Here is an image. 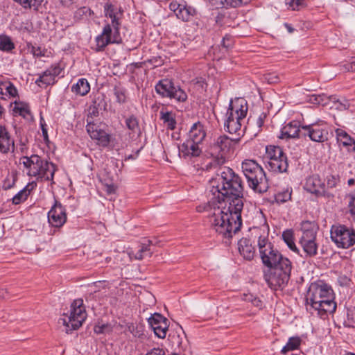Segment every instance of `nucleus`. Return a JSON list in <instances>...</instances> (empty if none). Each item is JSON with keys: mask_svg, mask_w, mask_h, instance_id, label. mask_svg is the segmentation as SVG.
Listing matches in <instances>:
<instances>
[{"mask_svg": "<svg viewBox=\"0 0 355 355\" xmlns=\"http://www.w3.org/2000/svg\"><path fill=\"white\" fill-rule=\"evenodd\" d=\"M306 6V0H295V8L296 9V10H299L302 8L305 7Z\"/></svg>", "mask_w": 355, "mask_h": 355, "instance_id": "59", "label": "nucleus"}, {"mask_svg": "<svg viewBox=\"0 0 355 355\" xmlns=\"http://www.w3.org/2000/svg\"><path fill=\"white\" fill-rule=\"evenodd\" d=\"M125 127L129 130V136L131 138L141 135V129L138 119L133 114L127 116L125 119Z\"/></svg>", "mask_w": 355, "mask_h": 355, "instance_id": "28", "label": "nucleus"}, {"mask_svg": "<svg viewBox=\"0 0 355 355\" xmlns=\"http://www.w3.org/2000/svg\"><path fill=\"white\" fill-rule=\"evenodd\" d=\"M31 52L33 54V55L37 58H40V57L44 56V55H45L44 50L39 46H37V47L32 46Z\"/></svg>", "mask_w": 355, "mask_h": 355, "instance_id": "51", "label": "nucleus"}, {"mask_svg": "<svg viewBox=\"0 0 355 355\" xmlns=\"http://www.w3.org/2000/svg\"><path fill=\"white\" fill-rule=\"evenodd\" d=\"M330 236L332 241L340 248L347 249L355 243V230L344 225H333Z\"/></svg>", "mask_w": 355, "mask_h": 355, "instance_id": "11", "label": "nucleus"}, {"mask_svg": "<svg viewBox=\"0 0 355 355\" xmlns=\"http://www.w3.org/2000/svg\"><path fill=\"white\" fill-rule=\"evenodd\" d=\"M40 126H41L44 139L45 141H48L49 137H48V133H47L46 124L45 121L42 116L40 117Z\"/></svg>", "mask_w": 355, "mask_h": 355, "instance_id": "50", "label": "nucleus"}, {"mask_svg": "<svg viewBox=\"0 0 355 355\" xmlns=\"http://www.w3.org/2000/svg\"><path fill=\"white\" fill-rule=\"evenodd\" d=\"M242 170L250 188L259 193L267 191L268 184L265 172L255 161L245 160L242 163Z\"/></svg>", "mask_w": 355, "mask_h": 355, "instance_id": "8", "label": "nucleus"}, {"mask_svg": "<svg viewBox=\"0 0 355 355\" xmlns=\"http://www.w3.org/2000/svg\"><path fill=\"white\" fill-rule=\"evenodd\" d=\"M116 187L114 184H107L104 185V190L108 194H112L115 193Z\"/></svg>", "mask_w": 355, "mask_h": 355, "instance_id": "56", "label": "nucleus"}, {"mask_svg": "<svg viewBox=\"0 0 355 355\" xmlns=\"http://www.w3.org/2000/svg\"><path fill=\"white\" fill-rule=\"evenodd\" d=\"M265 80L270 84H274L279 81V78L277 74L270 73L265 75Z\"/></svg>", "mask_w": 355, "mask_h": 355, "instance_id": "48", "label": "nucleus"}, {"mask_svg": "<svg viewBox=\"0 0 355 355\" xmlns=\"http://www.w3.org/2000/svg\"><path fill=\"white\" fill-rule=\"evenodd\" d=\"M104 12L106 17L111 19L112 26H121L120 19L123 15V10L120 7L107 2L104 6Z\"/></svg>", "mask_w": 355, "mask_h": 355, "instance_id": "20", "label": "nucleus"}, {"mask_svg": "<svg viewBox=\"0 0 355 355\" xmlns=\"http://www.w3.org/2000/svg\"><path fill=\"white\" fill-rule=\"evenodd\" d=\"M268 169L275 173L286 172L288 163V159L283 150L279 146H269L266 148L263 156Z\"/></svg>", "mask_w": 355, "mask_h": 355, "instance_id": "9", "label": "nucleus"}, {"mask_svg": "<svg viewBox=\"0 0 355 355\" xmlns=\"http://www.w3.org/2000/svg\"><path fill=\"white\" fill-rule=\"evenodd\" d=\"M282 238L288 247L293 251L297 252L298 250L294 243L293 233L292 230L284 231L282 234Z\"/></svg>", "mask_w": 355, "mask_h": 355, "instance_id": "37", "label": "nucleus"}, {"mask_svg": "<svg viewBox=\"0 0 355 355\" xmlns=\"http://www.w3.org/2000/svg\"><path fill=\"white\" fill-rule=\"evenodd\" d=\"M169 8L178 19L184 21H190L196 15V10L193 7L187 5L184 2L180 3L176 0L170 3Z\"/></svg>", "mask_w": 355, "mask_h": 355, "instance_id": "17", "label": "nucleus"}, {"mask_svg": "<svg viewBox=\"0 0 355 355\" xmlns=\"http://www.w3.org/2000/svg\"><path fill=\"white\" fill-rule=\"evenodd\" d=\"M239 251L247 260H251L255 254L254 248L252 245L250 241L246 238H242L238 243Z\"/></svg>", "mask_w": 355, "mask_h": 355, "instance_id": "25", "label": "nucleus"}, {"mask_svg": "<svg viewBox=\"0 0 355 355\" xmlns=\"http://www.w3.org/2000/svg\"><path fill=\"white\" fill-rule=\"evenodd\" d=\"M342 67L346 71H355V62L345 63L342 65Z\"/></svg>", "mask_w": 355, "mask_h": 355, "instance_id": "57", "label": "nucleus"}, {"mask_svg": "<svg viewBox=\"0 0 355 355\" xmlns=\"http://www.w3.org/2000/svg\"><path fill=\"white\" fill-rule=\"evenodd\" d=\"M91 138L98 140L99 144L103 146H107L110 143V135L104 130L98 128L96 132H94Z\"/></svg>", "mask_w": 355, "mask_h": 355, "instance_id": "33", "label": "nucleus"}, {"mask_svg": "<svg viewBox=\"0 0 355 355\" xmlns=\"http://www.w3.org/2000/svg\"><path fill=\"white\" fill-rule=\"evenodd\" d=\"M48 221L55 227H60L66 223V209L60 202L55 200L54 205L48 212Z\"/></svg>", "mask_w": 355, "mask_h": 355, "instance_id": "16", "label": "nucleus"}, {"mask_svg": "<svg viewBox=\"0 0 355 355\" xmlns=\"http://www.w3.org/2000/svg\"><path fill=\"white\" fill-rule=\"evenodd\" d=\"M200 143L193 142V141L187 139L181 146H179L180 154L184 158L189 157H198L202 150L199 148Z\"/></svg>", "mask_w": 355, "mask_h": 355, "instance_id": "21", "label": "nucleus"}, {"mask_svg": "<svg viewBox=\"0 0 355 355\" xmlns=\"http://www.w3.org/2000/svg\"><path fill=\"white\" fill-rule=\"evenodd\" d=\"M8 88L4 91V96L8 97H17L18 95L17 89L12 83L7 86Z\"/></svg>", "mask_w": 355, "mask_h": 355, "instance_id": "46", "label": "nucleus"}, {"mask_svg": "<svg viewBox=\"0 0 355 355\" xmlns=\"http://www.w3.org/2000/svg\"><path fill=\"white\" fill-rule=\"evenodd\" d=\"M71 90L80 96H85L89 92L90 86L86 79L81 78L78 80L76 85L72 86Z\"/></svg>", "mask_w": 355, "mask_h": 355, "instance_id": "32", "label": "nucleus"}, {"mask_svg": "<svg viewBox=\"0 0 355 355\" xmlns=\"http://www.w3.org/2000/svg\"><path fill=\"white\" fill-rule=\"evenodd\" d=\"M15 48L13 42L9 37H4L0 41V49L2 51H10Z\"/></svg>", "mask_w": 355, "mask_h": 355, "instance_id": "45", "label": "nucleus"}, {"mask_svg": "<svg viewBox=\"0 0 355 355\" xmlns=\"http://www.w3.org/2000/svg\"><path fill=\"white\" fill-rule=\"evenodd\" d=\"M19 3L24 8H33L34 10H37L38 8L41 6L44 0H15Z\"/></svg>", "mask_w": 355, "mask_h": 355, "instance_id": "38", "label": "nucleus"}, {"mask_svg": "<svg viewBox=\"0 0 355 355\" xmlns=\"http://www.w3.org/2000/svg\"><path fill=\"white\" fill-rule=\"evenodd\" d=\"M114 94L116 96V101L119 103L121 104L125 102V90L123 88L115 87L114 89Z\"/></svg>", "mask_w": 355, "mask_h": 355, "instance_id": "44", "label": "nucleus"}, {"mask_svg": "<svg viewBox=\"0 0 355 355\" xmlns=\"http://www.w3.org/2000/svg\"><path fill=\"white\" fill-rule=\"evenodd\" d=\"M94 14V12L87 6L78 8L74 13V18L76 20L87 19Z\"/></svg>", "mask_w": 355, "mask_h": 355, "instance_id": "36", "label": "nucleus"}, {"mask_svg": "<svg viewBox=\"0 0 355 355\" xmlns=\"http://www.w3.org/2000/svg\"><path fill=\"white\" fill-rule=\"evenodd\" d=\"M146 355H164V352L162 349L154 348Z\"/></svg>", "mask_w": 355, "mask_h": 355, "instance_id": "58", "label": "nucleus"}, {"mask_svg": "<svg viewBox=\"0 0 355 355\" xmlns=\"http://www.w3.org/2000/svg\"><path fill=\"white\" fill-rule=\"evenodd\" d=\"M243 202L240 198L227 202L211 198L205 207L211 228L223 238H232L242 225Z\"/></svg>", "mask_w": 355, "mask_h": 355, "instance_id": "1", "label": "nucleus"}, {"mask_svg": "<svg viewBox=\"0 0 355 355\" xmlns=\"http://www.w3.org/2000/svg\"><path fill=\"white\" fill-rule=\"evenodd\" d=\"M98 113L97 108L95 106H93L92 107H89V114L93 115H96Z\"/></svg>", "mask_w": 355, "mask_h": 355, "instance_id": "64", "label": "nucleus"}, {"mask_svg": "<svg viewBox=\"0 0 355 355\" xmlns=\"http://www.w3.org/2000/svg\"><path fill=\"white\" fill-rule=\"evenodd\" d=\"M327 189L335 188L340 182V177L338 175H329L326 179Z\"/></svg>", "mask_w": 355, "mask_h": 355, "instance_id": "42", "label": "nucleus"}, {"mask_svg": "<svg viewBox=\"0 0 355 355\" xmlns=\"http://www.w3.org/2000/svg\"><path fill=\"white\" fill-rule=\"evenodd\" d=\"M302 136L311 141L323 143L328 140L329 132L325 123H316L302 126Z\"/></svg>", "mask_w": 355, "mask_h": 355, "instance_id": "14", "label": "nucleus"}, {"mask_svg": "<svg viewBox=\"0 0 355 355\" xmlns=\"http://www.w3.org/2000/svg\"><path fill=\"white\" fill-rule=\"evenodd\" d=\"M205 137L206 131L203 125L200 122H197L191 126L187 139L193 141V142L201 144Z\"/></svg>", "mask_w": 355, "mask_h": 355, "instance_id": "23", "label": "nucleus"}, {"mask_svg": "<svg viewBox=\"0 0 355 355\" xmlns=\"http://www.w3.org/2000/svg\"><path fill=\"white\" fill-rule=\"evenodd\" d=\"M258 246L263 263L269 268L268 272L264 274L265 281L273 290L282 289L290 279L291 261L275 249L265 236H259Z\"/></svg>", "mask_w": 355, "mask_h": 355, "instance_id": "2", "label": "nucleus"}, {"mask_svg": "<svg viewBox=\"0 0 355 355\" xmlns=\"http://www.w3.org/2000/svg\"><path fill=\"white\" fill-rule=\"evenodd\" d=\"M35 187L36 183L34 182L28 184L22 190L19 191L15 196H14L12 199V203L14 205H19L22 202L25 201Z\"/></svg>", "mask_w": 355, "mask_h": 355, "instance_id": "29", "label": "nucleus"}, {"mask_svg": "<svg viewBox=\"0 0 355 355\" xmlns=\"http://www.w3.org/2000/svg\"><path fill=\"white\" fill-rule=\"evenodd\" d=\"M94 332L97 334H108L112 331V327L110 324H98L94 326Z\"/></svg>", "mask_w": 355, "mask_h": 355, "instance_id": "43", "label": "nucleus"}, {"mask_svg": "<svg viewBox=\"0 0 355 355\" xmlns=\"http://www.w3.org/2000/svg\"><path fill=\"white\" fill-rule=\"evenodd\" d=\"M336 102L338 103L337 109L340 110H347L350 106L349 102L347 99H343L342 101L338 100Z\"/></svg>", "mask_w": 355, "mask_h": 355, "instance_id": "54", "label": "nucleus"}, {"mask_svg": "<svg viewBox=\"0 0 355 355\" xmlns=\"http://www.w3.org/2000/svg\"><path fill=\"white\" fill-rule=\"evenodd\" d=\"M248 112V105L245 99L236 98L231 101L227 112V119L225 128L230 134L238 133L240 135L242 123L244 121Z\"/></svg>", "mask_w": 355, "mask_h": 355, "instance_id": "7", "label": "nucleus"}, {"mask_svg": "<svg viewBox=\"0 0 355 355\" xmlns=\"http://www.w3.org/2000/svg\"><path fill=\"white\" fill-rule=\"evenodd\" d=\"M128 255L130 259H135L141 260L144 259L145 257H151L152 252H150L149 245L142 244L139 246V249L137 252H134L133 251H128Z\"/></svg>", "mask_w": 355, "mask_h": 355, "instance_id": "31", "label": "nucleus"}, {"mask_svg": "<svg viewBox=\"0 0 355 355\" xmlns=\"http://www.w3.org/2000/svg\"><path fill=\"white\" fill-rule=\"evenodd\" d=\"M22 164L28 169V175L36 178L37 180L49 181L53 179L55 166L52 162L42 159L37 155L24 157Z\"/></svg>", "mask_w": 355, "mask_h": 355, "instance_id": "6", "label": "nucleus"}, {"mask_svg": "<svg viewBox=\"0 0 355 355\" xmlns=\"http://www.w3.org/2000/svg\"><path fill=\"white\" fill-rule=\"evenodd\" d=\"M120 26H112L107 24L103 28L102 33L96 39V46L94 48L96 52L103 51L110 44H119L121 42L119 34Z\"/></svg>", "mask_w": 355, "mask_h": 355, "instance_id": "12", "label": "nucleus"}, {"mask_svg": "<svg viewBox=\"0 0 355 355\" xmlns=\"http://www.w3.org/2000/svg\"><path fill=\"white\" fill-rule=\"evenodd\" d=\"M211 5L215 8H222L225 3L228 5V0H209Z\"/></svg>", "mask_w": 355, "mask_h": 355, "instance_id": "55", "label": "nucleus"}, {"mask_svg": "<svg viewBox=\"0 0 355 355\" xmlns=\"http://www.w3.org/2000/svg\"><path fill=\"white\" fill-rule=\"evenodd\" d=\"M299 243L302 246L306 257H313L318 253V244L316 239H300Z\"/></svg>", "mask_w": 355, "mask_h": 355, "instance_id": "27", "label": "nucleus"}, {"mask_svg": "<svg viewBox=\"0 0 355 355\" xmlns=\"http://www.w3.org/2000/svg\"><path fill=\"white\" fill-rule=\"evenodd\" d=\"M254 296H253L252 294H245L243 300L245 301L251 302L252 303V300H254Z\"/></svg>", "mask_w": 355, "mask_h": 355, "instance_id": "62", "label": "nucleus"}, {"mask_svg": "<svg viewBox=\"0 0 355 355\" xmlns=\"http://www.w3.org/2000/svg\"><path fill=\"white\" fill-rule=\"evenodd\" d=\"M251 0H228V5L233 8L239 7L243 4H247Z\"/></svg>", "mask_w": 355, "mask_h": 355, "instance_id": "49", "label": "nucleus"}, {"mask_svg": "<svg viewBox=\"0 0 355 355\" xmlns=\"http://www.w3.org/2000/svg\"><path fill=\"white\" fill-rule=\"evenodd\" d=\"M304 189L317 196H323L327 199H333L334 198V194L326 189L324 182L318 175H313L307 178Z\"/></svg>", "mask_w": 355, "mask_h": 355, "instance_id": "15", "label": "nucleus"}, {"mask_svg": "<svg viewBox=\"0 0 355 355\" xmlns=\"http://www.w3.org/2000/svg\"><path fill=\"white\" fill-rule=\"evenodd\" d=\"M336 135L337 141L340 145L345 147H351L355 145L354 139L344 130L337 128L336 130Z\"/></svg>", "mask_w": 355, "mask_h": 355, "instance_id": "30", "label": "nucleus"}, {"mask_svg": "<svg viewBox=\"0 0 355 355\" xmlns=\"http://www.w3.org/2000/svg\"><path fill=\"white\" fill-rule=\"evenodd\" d=\"M15 105L13 110L15 112L18 113L24 118H26L30 114L31 112L28 105L22 103H17V101H15Z\"/></svg>", "mask_w": 355, "mask_h": 355, "instance_id": "40", "label": "nucleus"}, {"mask_svg": "<svg viewBox=\"0 0 355 355\" xmlns=\"http://www.w3.org/2000/svg\"><path fill=\"white\" fill-rule=\"evenodd\" d=\"M85 319L86 312L83 306V301L78 299L71 304L70 314H64L60 320L65 327V331L69 334L81 327Z\"/></svg>", "mask_w": 355, "mask_h": 355, "instance_id": "10", "label": "nucleus"}, {"mask_svg": "<svg viewBox=\"0 0 355 355\" xmlns=\"http://www.w3.org/2000/svg\"><path fill=\"white\" fill-rule=\"evenodd\" d=\"M148 322L155 336L159 338H164L166 337L168 329L167 318L159 313H155L148 318Z\"/></svg>", "mask_w": 355, "mask_h": 355, "instance_id": "18", "label": "nucleus"}, {"mask_svg": "<svg viewBox=\"0 0 355 355\" xmlns=\"http://www.w3.org/2000/svg\"><path fill=\"white\" fill-rule=\"evenodd\" d=\"M291 198V191L286 189L283 191L279 192L275 196V199L277 203H284Z\"/></svg>", "mask_w": 355, "mask_h": 355, "instance_id": "41", "label": "nucleus"}, {"mask_svg": "<svg viewBox=\"0 0 355 355\" xmlns=\"http://www.w3.org/2000/svg\"><path fill=\"white\" fill-rule=\"evenodd\" d=\"M302 136V126L297 121H292L285 125L282 130L281 138H296Z\"/></svg>", "mask_w": 355, "mask_h": 355, "instance_id": "26", "label": "nucleus"}, {"mask_svg": "<svg viewBox=\"0 0 355 355\" xmlns=\"http://www.w3.org/2000/svg\"><path fill=\"white\" fill-rule=\"evenodd\" d=\"M335 97H328L325 94L313 95L310 98V101L313 104L326 105L330 99L335 100Z\"/></svg>", "mask_w": 355, "mask_h": 355, "instance_id": "39", "label": "nucleus"}, {"mask_svg": "<svg viewBox=\"0 0 355 355\" xmlns=\"http://www.w3.org/2000/svg\"><path fill=\"white\" fill-rule=\"evenodd\" d=\"M240 141V138L231 139L227 135L219 136L207 150V154L211 158L206 165V169L216 168L225 163L228 155L233 151L234 146Z\"/></svg>", "mask_w": 355, "mask_h": 355, "instance_id": "5", "label": "nucleus"}, {"mask_svg": "<svg viewBox=\"0 0 355 355\" xmlns=\"http://www.w3.org/2000/svg\"><path fill=\"white\" fill-rule=\"evenodd\" d=\"M160 119L164 121L168 129L174 130L175 128L176 121L172 112L162 110L160 112Z\"/></svg>", "mask_w": 355, "mask_h": 355, "instance_id": "34", "label": "nucleus"}, {"mask_svg": "<svg viewBox=\"0 0 355 355\" xmlns=\"http://www.w3.org/2000/svg\"><path fill=\"white\" fill-rule=\"evenodd\" d=\"M266 118V114L264 112H262L256 121V125L258 128V131H260L262 126L263 125V123L265 122V119Z\"/></svg>", "mask_w": 355, "mask_h": 355, "instance_id": "53", "label": "nucleus"}, {"mask_svg": "<svg viewBox=\"0 0 355 355\" xmlns=\"http://www.w3.org/2000/svg\"><path fill=\"white\" fill-rule=\"evenodd\" d=\"M62 69L59 66H52L47 69L36 80L35 83L41 86V83L45 85H53L55 83V78L61 73Z\"/></svg>", "mask_w": 355, "mask_h": 355, "instance_id": "19", "label": "nucleus"}, {"mask_svg": "<svg viewBox=\"0 0 355 355\" xmlns=\"http://www.w3.org/2000/svg\"><path fill=\"white\" fill-rule=\"evenodd\" d=\"M10 82H3L0 80V94L4 96V91L6 89L7 86L10 84Z\"/></svg>", "mask_w": 355, "mask_h": 355, "instance_id": "60", "label": "nucleus"}, {"mask_svg": "<svg viewBox=\"0 0 355 355\" xmlns=\"http://www.w3.org/2000/svg\"><path fill=\"white\" fill-rule=\"evenodd\" d=\"M301 237L300 239H316L318 227L314 222L302 221L300 225Z\"/></svg>", "mask_w": 355, "mask_h": 355, "instance_id": "24", "label": "nucleus"}, {"mask_svg": "<svg viewBox=\"0 0 355 355\" xmlns=\"http://www.w3.org/2000/svg\"><path fill=\"white\" fill-rule=\"evenodd\" d=\"M212 200L232 202L240 198L243 202V187L240 177L229 167L220 168V174L211 182Z\"/></svg>", "mask_w": 355, "mask_h": 355, "instance_id": "3", "label": "nucleus"}, {"mask_svg": "<svg viewBox=\"0 0 355 355\" xmlns=\"http://www.w3.org/2000/svg\"><path fill=\"white\" fill-rule=\"evenodd\" d=\"M14 149V140L8 130L0 125V153L6 154Z\"/></svg>", "mask_w": 355, "mask_h": 355, "instance_id": "22", "label": "nucleus"}, {"mask_svg": "<svg viewBox=\"0 0 355 355\" xmlns=\"http://www.w3.org/2000/svg\"><path fill=\"white\" fill-rule=\"evenodd\" d=\"M334 299V291L331 286L322 281L311 283L306 296L309 310H314L322 318L328 313L335 312L336 303Z\"/></svg>", "mask_w": 355, "mask_h": 355, "instance_id": "4", "label": "nucleus"}, {"mask_svg": "<svg viewBox=\"0 0 355 355\" xmlns=\"http://www.w3.org/2000/svg\"><path fill=\"white\" fill-rule=\"evenodd\" d=\"M286 4L288 6L289 8H291L293 10H296L295 8V0H286Z\"/></svg>", "mask_w": 355, "mask_h": 355, "instance_id": "61", "label": "nucleus"}, {"mask_svg": "<svg viewBox=\"0 0 355 355\" xmlns=\"http://www.w3.org/2000/svg\"><path fill=\"white\" fill-rule=\"evenodd\" d=\"M301 343L299 337H291L286 345L282 348V353L286 354L288 351H293L298 348Z\"/></svg>", "mask_w": 355, "mask_h": 355, "instance_id": "35", "label": "nucleus"}, {"mask_svg": "<svg viewBox=\"0 0 355 355\" xmlns=\"http://www.w3.org/2000/svg\"><path fill=\"white\" fill-rule=\"evenodd\" d=\"M348 197L349 198L348 206L350 209V214L355 215V191L349 193Z\"/></svg>", "mask_w": 355, "mask_h": 355, "instance_id": "47", "label": "nucleus"}, {"mask_svg": "<svg viewBox=\"0 0 355 355\" xmlns=\"http://www.w3.org/2000/svg\"><path fill=\"white\" fill-rule=\"evenodd\" d=\"M155 91L162 97L174 98L178 102H184L187 94L179 87H175L171 80L163 79L155 85Z\"/></svg>", "mask_w": 355, "mask_h": 355, "instance_id": "13", "label": "nucleus"}, {"mask_svg": "<svg viewBox=\"0 0 355 355\" xmlns=\"http://www.w3.org/2000/svg\"><path fill=\"white\" fill-rule=\"evenodd\" d=\"M87 125L86 126L87 131L91 137L92 135H93V133H94L92 132H96L98 128L96 124L92 123L91 121H89V119H87Z\"/></svg>", "mask_w": 355, "mask_h": 355, "instance_id": "52", "label": "nucleus"}, {"mask_svg": "<svg viewBox=\"0 0 355 355\" xmlns=\"http://www.w3.org/2000/svg\"><path fill=\"white\" fill-rule=\"evenodd\" d=\"M252 304H253V305H254L255 306H257V307H259L261 306V300L256 297H254V300H252Z\"/></svg>", "mask_w": 355, "mask_h": 355, "instance_id": "63", "label": "nucleus"}]
</instances>
